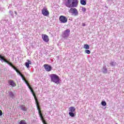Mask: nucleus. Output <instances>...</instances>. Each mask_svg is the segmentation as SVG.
Returning <instances> with one entry per match:
<instances>
[{
    "instance_id": "1",
    "label": "nucleus",
    "mask_w": 124,
    "mask_h": 124,
    "mask_svg": "<svg viewBox=\"0 0 124 124\" xmlns=\"http://www.w3.org/2000/svg\"><path fill=\"white\" fill-rule=\"evenodd\" d=\"M79 3V0H67L65 3V6L70 8L69 10V13H71L74 16H78V11L77 8L72 7H77Z\"/></svg>"
},
{
    "instance_id": "2",
    "label": "nucleus",
    "mask_w": 124,
    "mask_h": 124,
    "mask_svg": "<svg viewBox=\"0 0 124 124\" xmlns=\"http://www.w3.org/2000/svg\"><path fill=\"white\" fill-rule=\"evenodd\" d=\"M1 62H6V63L9 64V65H10V66H11L13 68V69H14V70H15L16 71V72L18 74V75H20V76L21 77L22 80H23V81H25L26 84L27 85L29 89H30V90L31 91V92L32 93L33 95L34 96H35V95L34 94V93L33 92V90H32V88H31V86H30V85H29L28 81L26 80V79L24 77V76H23V75H22V74H21V72H20L19 71V70H18V69H17V68H16V67H15V66H14L13 65V64H12V63L8 62L7 60H6V59H5V58L4 57L3 58V59H1Z\"/></svg>"
},
{
    "instance_id": "3",
    "label": "nucleus",
    "mask_w": 124,
    "mask_h": 124,
    "mask_svg": "<svg viewBox=\"0 0 124 124\" xmlns=\"http://www.w3.org/2000/svg\"><path fill=\"white\" fill-rule=\"evenodd\" d=\"M50 79L52 82L55 84H60V78L56 74H51L50 75Z\"/></svg>"
},
{
    "instance_id": "4",
    "label": "nucleus",
    "mask_w": 124,
    "mask_h": 124,
    "mask_svg": "<svg viewBox=\"0 0 124 124\" xmlns=\"http://www.w3.org/2000/svg\"><path fill=\"white\" fill-rule=\"evenodd\" d=\"M70 35V30L67 29L63 31L62 33V37L64 39H67L68 37Z\"/></svg>"
},
{
    "instance_id": "5",
    "label": "nucleus",
    "mask_w": 124,
    "mask_h": 124,
    "mask_svg": "<svg viewBox=\"0 0 124 124\" xmlns=\"http://www.w3.org/2000/svg\"><path fill=\"white\" fill-rule=\"evenodd\" d=\"M59 21L61 23L64 24V23H67V18L63 16H61L59 17Z\"/></svg>"
},
{
    "instance_id": "6",
    "label": "nucleus",
    "mask_w": 124,
    "mask_h": 124,
    "mask_svg": "<svg viewBox=\"0 0 124 124\" xmlns=\"http://www.w3.org/2000/svg\"><path fill=\"white\" fill-rule=\"evenodd\" d=\"M42 13L44 16H48L49 15V11L46 8H44L42 10Z\"/></svg>"
},
{
    "instance_id": "7",
    "label": "nucleus",
    "mask_w": 124,
    "mask_h": 124,
    "mask_svg": "<svg viewBox=\"0 0 124 124\" xmlns=\"http://www.w3.org/2000/svg\"><path fill=\"white\" fill-rule=\"evenodd\" d=\"M42 38L45 42H49V37L46 34L42 35Z\"/></svg>"
},
{
    "instance_id": "8",
    "label": "nucleus",
    "mask_w": 124,
    "mask_h": 124,
    "mask_svg": "<svg viewBox=\"0 0 124 124\" xmlns=\"http://www.w3.org/2000/svg\"><path fill=\"white\" fill-rule=\"evenodd\" d=\"M44 67L45 68V70H46V71L49 72V71H51L52 70V66H51L47 64H44Z\"/></svg>"
},
{
    "instance_id": "9",
    "label": "nucleus",
    "mask_w": 124,
    "mask_h": 124,
    "mask_svg": "<svg viewBox=\"0 0 124 124\" xmlns=\"http://www.w3.org/2000/svg\"><path fill=\"white\" fill-rule=\"evenodd\" d=\"M8 84L12 88H14L16 87V83L13 81V80H10L8 81Z\"/></svg>"
},
{
    "instance_id": "10",
    "label": "nucleus",
    "mask_w": 124,
    "mask_h": 124,
    "mask_svg": "<svg viewBox=\"0 0 124 124\" xmlns=\"http://www.w3.org/2000/svg\"><path fill=\"white\" fill-rule=\"evenodd\" d=\"M102 72L104 74H106L108 73V70L107 69V67H106V65L103 66L102 69Z\"/></svg>"
},
{
    "instance_id": "11",
    "label": "nucleus",
    "mask_w": 124,
    "mask_h": 124,
    "mask_svg": "<svg viewBox=\"0 0 124 124\" xmlns=\"http://www.w3.org/2000/svg\"><path fill=\"white\" fill-rule=\"evenodd\" d=\"M27 62H25V66H26L27 68H29L30 67V64H31V62L29 60H28Z\"/></svg>"
},
{
    "instance_id": "12",
    "label": "nucleus",
    "mask_w": 124,
    "mask_h": 124,
    "mask_svg": "<svg viewBox=\"0 0 124 124\" xmlns=\"http://www.w3.org/2000/svg\"><path fill=\"white\" fill-rule=\"evenodd\" d=\"M81 5H86L87 4V0H79Z\"/></svg>"
},
{
    "instance_id": "13",
    "label": "nucleus",
    "mask_w": 124,
    "mask_h": 124,
    "mask_svg": "<svg viewBox=\"0 0 124 124\" xmlns=\"http://www.w3.org/2000/svg\"><path fill=\"white\" fill-rule=\"evenodd\" d=\"M20 108L21 110H22V111H27V109L26 108V107H25V105H22L20 106Z\"/></svg>"
},
{
    "instance_id": "14",
    "label": "nucleus",
    "mask_w": 124,
    "mask_h": 124,
    "mask_svg": "<svg viewBox=\"0 0 124 124\" xmlns=\"http://www.w3.org/2000/svg\"><path fill=\"white\" fill-rule=\"evenodd\" d=\"M83 48L87 50L88 49H90V46L88 44H85L84 45Z\"/></svg>"
},
{
    "instance_id": "15",
    "label": "nucleus",
    "mask_w": 124,
    "mask_h": 124,
    "mask_svg": "<svg viewBox=\"0 0 124 124\" xmlns=\"http://www.w3.org/2000/svg\"><path fill=\"white\" fill-rule=\"evenodd\" d=\"M75 110H76L75 108L73 107H71L70 108L69 111L70 112H75Z\"/></svg>"
},
{
    "instance_id": "16",
    "label": "nucleus",
    "mask_w": 124,
    "mask_h": 124,
    "mask_svg": "<svg viewBox=\"0 0 124 124\" xmlns=\"http://www.w3.org/2000/svg\"><path fill=\"white\" fill-rule=\"evenodd\" d=\"M9 95H10V96L11 97H12V98H14V93H13V92H10L9 93Z\"/></svg>"
},
{
    "instance_id": "17",
    "label": "nucleus",
    "mask_w": 124,
    "mask_h": 124,
    "mask_svg": "<svg viewBox=\"0 0 124 124\" xmlns=\"http://www.w3.org/2000/svg\"><path fill=\"white\" fill-rule=\"evenodd\" d=\"M84 52H85V54H91V51L88 49L85 50Z\"/></svg>"
},
{
    "instance_id": "18",
    "label": "nucleus",
    "mask_w": 124,
    "mask_h": 124,
    "mask_svg": "<svg viewBox=\"0 0 124 124\" xmlns=\"http://www.w3.org/2000/svg\"><path fill=\"white\" fill-rule=\"evenodd\" d=\"M101 105H102L103 106H106V105H107V104L106 103V102H105V101H102Z\"/></svg>"
},
{
    "instance_id": "19",
    "label": "nucleus",
    "mask_w": 124,
    "mask_h": 124,
    "mask_svg": "<svg viewBox=\"0 0 124 124\" xmlns=\"http://www.w3.org/2000/svg\"><path fill=\"white\" fill-rule=\"evenodd\" d=\"M69 115L70 116V117H72L75 116V115L74 114V113L71 112H69Z\"/></svg>"
},
{
    "instance_id": "20",
    "label": "nucleus",
    "mask_w": 124,
    "mask_h": 124,
    "mask_svg": "<svg viewBox=\"0 0 124 124\" xmlns=\"http://www.w3.org/2000/svg\"><path fill=\"white\" fill-rule=\"evenodd\" d=\"M109 64H110V65L111 66H115V65H116V62H110L109 63Z\"/></svg>"
},
{
    "instance_id": "21",
    "label": "nucleus",
    "mask_w": 124,
    "mask_h": 124,
    "mask_svg": "<svg viewBox=\"0 0 124 124\" xmlns=\"http://www.w3.org/2000/svg\"><path fill=\"white\" fill-rule=\"evenodd\" d=\"M19 124H27V123H26V121H25V120H21L19 122Z\"/></svg>"
},
{
    "instance_id": "22",
    "label": "nucleus",
    "mask_w": 124,
    "mask_h": 124,
    "mask_svg": "<svg viewBox=\"0 0 124 124\" xmlns=\"http://www.w3.org/2000/svg\"><path fill=\"white\" fill-rule=\"evenodd\" d=\"M81 10L83 12H86V11H87V9H86V8H85L84 7H82Z\"/></svg>"
},
{
    "instance_id": "23",
    "label": "nucleus",
    "mask_w": 124,
    "mask_h": 124,
    "mask_svg": "<svg viewBox=\"0 0 124 124\" xmlns=\"http://www.w3.org/2000/svg\"><path fill=\"white\" fill-rule=\"evenodd\" d=\"M9 13L11 15V16H13V12H12V11H10Z\"/></svg>"
},
{
    "instance_id": "24",
    "label": "nucleus",
    "mask_w": 124,
    "mask_h": 124,
    "mask_svg": "<svg viewBox=\"0 0 124 124\" xmlns=\"http://www.w3.org/2000/svg\"><path fill=\"white\" fill-rule=\"evenodd\" d=\"M4 56H2V55H0V61H1V59H3V58H4Z\"/></svg>"
},
{
    "instance_id": "25",
    "label": "nucleus",
    "mask_w": 124,
    "mask_h": 124,
    "mask_svg": "<svg viewBox=\"0 0 124 124\" xmlns=\"http://www.w3.org/2000/svg\"><path fill=\"white\" fill-rule=\"evenodd\" d=\"M0 116H2V111H1V110H0Z\"/></svg>"
},
{
    "instance_id": "26",
    "label": "nucleus",
    "mask_w": 124,
    "mask_h": 124,
    "mask_svg": "<svg viewBox=\"0 0 124 124\" xmlns=\"http://www.w3.org/2000/svg\"><path fill=\"white\" fill-rule=\"evenodd\" d=\"M82 27H86V24L82 23Z\"/></svg>"
},
{
    "instance_id": "27",
    "label": "nucleus",
    "mask_w": 124,
    "mask_h": 124,
    "mask_svg": "<svg viewBox=\"0 0 124 124\" xmlns=\"http://www.w3.org/2000/svg\"><path fill=\"white\" fill-rule=\"evenodd\" d=\"M15 14H16V15H17V12L15 11Z\"/></svg>"
},
{
    "instance_id": "28",
    "label": "nucleus",
    "mask_w": 124,
    "mask_h": 124,
    "mask_svg": "<svg viewBox=\"0 0 124 124\" xmlns=\"http://www.w3.org/2000/svg\"><path fill=\"white\" fill-rule=\"evenodd\" d=\"M116 124H118L117 123H116Z\"/></svg>"
}]
</instances>
